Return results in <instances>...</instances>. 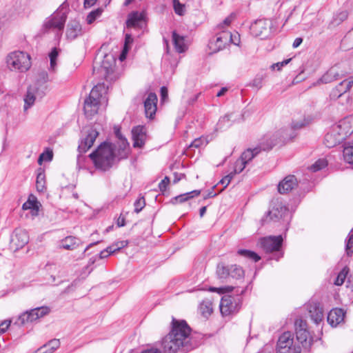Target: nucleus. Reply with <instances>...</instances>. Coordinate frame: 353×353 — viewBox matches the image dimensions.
<instances>
[{"instance_id":"4c0bfd02","label":"nucleus","mask_w":353,"mask_h":353,"mask_svg":"<svg viewBox=\"0 0 353 353\" xmlns=\"http://www.w3.org/2000/svg\"><path fill=\"white\" fill-rule=\"evenodd\" d=\"M343 156L345 162L353 164V145L345 146L343 151Z\"/></svg>"},{"instance_id":"052dcab7","label":"nucleus","mask_w":353,"mask_h":353,"mask_svg":"<svg viewBox=\"0 0 353 353\" xmlns=\"http://www.w3.org/2000/svg\"><path fill=\"white\" fill-rule=\"evenodd\" d=\"M170 183V179L165 176L159 184V188L161 192H163L166 190L167 187Z\"/></svg>"},{"instance_id":"4468645a","label":"nucleus","mask_w":353,"mask_h":353,"mask_svg":"<svg viewBox=\"0 0 353 353\" xmlns=\"http://www.w3.org/2000/svg\"><path fill=\"white\" fill-rule=\"evenodd\" d=\"M347 74V72L343 71L340 66L336 65L332 67L328 71H327L316 82V84L320 83H329L334 81L341 79Z\"/></svg>"},{"instance_id":"39448f33","label":"nucleus","mask_w":353,"mask_h":353,"mask_svg":"<svg viewBox=\"0 0 353 353\" xmlns=\"http://www.w3.org/2000/svg\"><path fill=\"white\" fill-rule=\"evenodd\" d=\"M6 63L10 70L23 72L31 66L30 57L23 52L14 51L7 56Z\"/></svg>"},{"instance_id":"8fccbe9b","label":"nucleus","mask_w":353,"mask_h":353,"mask_svg":"<svg viewBox=\"0 0 353 353\" xmlns=\"http://www.w3.org/2000/svg\"><path fill=\"white\" fill-rule=\"evenodd\" d=\"M348 17V12L346 10L341 11L337 13L334 17V23L336 24H339L343 21H345Z\"/></svg>"},{"instance_id":"a19ab883","label":"nucleus","mask_w":353,"mask_h":353,"mask_svg":"<svg viewBox=\"0 0 353 353\" xmlns=\"http://www.w3.org/2000/svg\"><path fill=\"white\" fill-rule=\"evenodd\" d=\"M59 55V52L57 48H54L49 54L50 57V70L54 71L57 66V59Z\"/></svg>"},{"instance_id":"e433bc0d","label":"nucleus","mask_w":353,"mask_h":353,"mask_svg":"<svg viewBox=\"0 0 353 353\" xmlns=\"http://www.w3.org/2000/svg\"><path fill=\"white\" fill-rule=\"evenodd\" d=\"M238 254L250 259L254 262H257L260 260L261 257L254 252L248 250H239L237 252Z\"/></svg>"},{"instance_id":"412c9836","label":"nucleus","mask_w":353,"mask_h":353,"mask_svg":"<svg viewBox=\"0 0 353 353\" xmlns=\"http://www.w3.org/2000/svg\"><path fill=\"white\" fill-rule=\"evenodd\" d=\"M11 241L17 248H23L29 241V236L27 231L21 228L15 229L12 236Z\"/></svg>"},{"instance_id":"423d86ee","label":"nucleus","mask_w":353,"mask_h":353,"mask_svg":"<svg viewBox=\"0 0 353 353\" xmlns=\"http://www.w3.org/2000/svg\"><path fill=\"white\" fill-rule=\"evenodd\" d=\"M283 243L281 235L276 236H268L261 239V247L266 253H274L273 259L278 261L283 256L280 250Z\"/></svg>"},{"instance_id":"cd10ccee","label":"nucleus","mask_w":353,"mask_h":353,"mask_svg":"<svg viewBox=\"0 0 353 353\" xmlns=\"http://www.w3.org/2000/svg\"><path fill=\"white\" fill-rule=\"evenodd\" d=\"M309 313L311 319L316 324L320 323L323 319V309L316 303L310 305Z\"/></svg>"},{"instance_id":"ea45409f","label":"nucleus","mask_w":353,"mask_h":353,"mask_svg":"<svg viewBox=\"0 0 353 353\" xmlns=\"http://www.w3.org/2000/svg\"><path fill=\"white\" fill-rule=\"evenodd\" d=\"M216 274L219 279H226L230 276V266L226 267L223 265H218Z\"/></svg>"},{"instance_id":"0e129e2a","label":"nucleus","mask_w":353,"mask_h":353,"mask_svg":"<svg viewBox=\"0 0 353 353\" xmlns=\"http://www.w3.org/2000/svg\"><path fill=\"white\" fill-rule=\"evenodd\" d=\"M232 117V114H226L224 117H221L219 120V122H218V126H219V128H223V123H225V122H229L230 120V118Z\"/></svg>"},{"instance_id":"c85d7f7f","label":"nucleus","mask_w":353,"mask_h":353,"mask_svg":"<svg viewBox=\"0 0 353 353\" xmlns=\"http://www.w3.org/2000/svg\"><path fill=\"white\" fill-rule=\"evenodd\" d=\"M81 244L80 239L74 236H67L61 242L60 247L65 250H73L79 247Z\"/></svg>"},{"instance_id":"7ed1b4c3","label":"nucleus","mask_w":353,"mask_h":353,"mask_svg":"<svg viewBox=\"0 0 353 353\" xmlns=\"http://www.w3.org/2000/svg\"><path fill=\"white\" fill-rule=\"evenodd\" d=\"M106 89L104 83H98L90 91L84 101L83 110L86 117L92 118L97 114L100 107L107 105Z\"/></svg>"},{"instance_id":"bb28decb","label":"nucleus","mask_w":353,"mask_h":353,"mask_svg":"<svg viewBox=\"0 0 353 353\" xmlns=\"http://www.w3.org/2000/svg\"><path fill=\"white\" fill-rule=\"evenodd\" d=\"M114 62V61L112 59V57L108 55H105L104 57V59L101 62L100 68L98 69L101 74L103 77L106 78L107 76L112 72Z\"/></svg>"},{"instance_id":"bf43d9fd","label":"nucleus","mask_w":353,"mask_h":353,"mask_svg":"<svg viewBox=\"0 0 353 353\" xmlns=\"http://www.w3.org/2000/svg\"><path fill=\"white\" fill-rule=\"evenodd\" d=\"M235 175L234 174V173L232 172H231L230 174H228V175H226L225 176H224L220 181H219V183L222 184V185H224V187L221 190L222 191L224 188H225L228 185L229 183H230L231 180L233 179V177Z\"/></svg>"},{"instance_id":"09e8293b","label":"nucleus","mask_w":353,"mask_h":353,"mask_svg":"<svg viewBox=\"0 0 353 353\" xmlns=\"http://www.w3.org/2000/svg\"><path fill=\"white\" fill-rule=\"evenodd\" d=\"M49 81L48 74L46 71H42L39 73L38 78L37 79V83L34 84L37 86L38 85H41L45 84L46 82Z\"/></svg>"},{"instance_id":"ddd939ff","label":"nucleus","mask_w":353,"mask_h":353,"mask_svg":"<svg viewBox=\"0 0 353 353\" xmlns=\"http://www.w3.org/2000/svg\"><path fill=\"white\" fill-rule=\"evenodd\" d=\"M288 129H281L274 134H266L261 140L258 145H261L263 142L264 144H270L273 142V147L277 144L283 143L288 140L292 139L294 137L291 134H288Z\"/></svg>"},{"instance_id":"72a5a7b5","label":"nucleus","mask_w":353,"mask_h":353,"mask_svg":"<svg viewBox=\"0 0 353 353\" xmlns=\"http://www.w3.org/2000/svg\"><path fill=\"white\" fill-rule=\"evenodd\" d=\"M346 82V80L341 81L339 83L335 88H334L330 94V98L332 100H336L339 97H341L343 94L346 93L345 88H343V85Z\"/></svg>"},{"instance_id":"20e7f679","label":"nucleus","mask_w":353,"mask_h":353,"mask_svg":"<svg viewBox=\"0 0 353 353\" xmlns=\"http://www.w3.org/2000/svg\"><path fill=\"white\" fill-rule=\"evenodd\" d=\"M89 157L93 161L97 168L106 171L112 166L115 154L111 144L103 143L95 151L90 154Z\"/></svg>"},{"instance_id":"79ce46f5","label":"nucleus","mask_w":353,"mask_h":353,"mask_svg":"<svg viewBox=\"0 0 353 353\" xmlns=\"http://www.w3.org/2000/svg\"><path fill=\"white\" fill-rule=\"evenodd\" d=\"M36 186L37 189L39 192H43L46 186H45V174L42 172H40L37 176L36 181Z\"/></svg>"},{"instance_id":"4d7b16f0","label":"nucleus","mask_w":353,"mask_h":353,"mask_svg":"<svg viewBox=\"0 0 353 353\" xmlns=\"http://www.w3.org/2000/svg\"><path fill=\"white\" fill-rule=\"evenodd\" d=\"M263 77L261 75H258L252 80L251 85L256 88L257 90H259L263 86Z\"/></svg>"},{"instance_id":"a211bd4d","label":"nucleus","mask_w":353,"mask_h":353,"mask_svg":"<svg viewBox=\"0 0 353 353\" xmlns=\"http://www.w3.org/2000/svg\"><path fill=\"white\" fill-rule=\"evenodd\" d=\"M288 214V209L281 205L279 204L274 207L271 210L268 212L266 216L263 219L264 222L270 221H276L281 219L285 218V215Z\"/></svg>"},{"instance_id":"9b49d317","label":"nucleus","mask_w":353,"mask_h":353,"mask_svg":"<svg viewBox=\"0 0 353 353\" xmlns=\"http://www.w3.org/2000/svg\"><path fill=\"white\" fill-rule=\"evenodd\" d=\"M272 26L273 24L270 20L259 19L251 25L250 31L254 37L264 39L271 34Z\"/></svg>"},{"instance_id":"4be33fe9","label":"nucleus","mask_w":353,"mask_h":353,"mask_svg":"<svg viewBox=\"0 0 353 353\" xmlns=\"http://www.w3.org/2000/svg\"><path fill=\"white\" fill-rule=\"evenodd\" d=\"M157 97L154 93H150L144 101L145 116L152 119L157 112Z\"/></svg>"},{"instance_id":"69168bd1","label":"nucleus","mask_w":353,"mask_h":353,"mask_svg":"<svg viewBox=\"0 0 353 353\" xmlns=\"http://www.w3.org/2000/svg\"><path fill=\"white\" fill-rule=\"evenodd\" d=\"M11 321L6 320L0 324V333L5 332L10 325Z\"/></svg>"},{"instance_id":"2eb2a0df","label":"nucleus","mask_w":353,"mask_h":353,"mask_svg":"<svg viewBox=\"0 0 353 353\" xmlns=\"http://www.w3.org/2000/svg\"><path fill=\"white\" fill-rule=\"evenodd\" d=\"M344 139L353 132V114L340 120L336 125L332 126Z\"/></svg>"},{"instance_id":"b1692460","label":"nucleus","mask_w":353,"mask_h":353,"mask_svg":"<svg viewBox=\"0 0 353 353\" xmlns=\"http://www.w3.org/2000/svg\"><path fill=\"white\" fill-rule=\"evenodd\" d=\"M345 139L340 134H337V131L332 127L331 130L325 136V145L327 148H333L340 143Z\"/></svg>"},{"instance_id":"2f4dec72","label":"nucleus","mask_w":353,"mask_h":353,"mask_svg":"<svg viewBox=\"0 0 353 353\" xmlns=\"http://www.w3.org/2000/svg\"><path fill=\"white\" fill-rule=\"evenodd\" d=\"M200 190H193L190 192H187L185 194H180L179 196H175L172 199V203H181L185 201H188L190 199L194 198L200 194Z\"/></svg>"},{"instance_id":"f704fd0d","label":"nucleus","mask_w":353,"mask_h":353,"mask_svg":"<svg viewBox=\"0 0 353 353\" xmlns=\"http://www.w3.org/2000/svg\"><path fill=\"white\" fill-rule=\"evenodd\" d=\"M313 120V118L311 116H307L304 117L301 121H293L292 123V128L294 130H298L302 128L307 125H309Z\"/></svg>"},{"instance_id":"aec40b11","label":"nucleus","mask_w":353,"mask_h":353,"mask_svg":"<svg viewBox=\"0 0 353 353\" xmlns=\"http://www.w3.org/2000/svg\"><path fill=\"white\" fill-rule=\"evenodd\" d=\"M43 91L40 93V88L36 85H32L28 87L27 93L24 98V110L26 111L34 103L36 97L37 96L41 97Z\"/></svg>"},{"instance_id":"603ef678","label":"nucleus","mask_w":353,"mask_h":353,"mask_svg":"<svg viewBox=\"0 0 353 353\" xmlns=\"http://www.w3.org/2000/svg\"><path fill=\"white\" fill-rule=\"evenodd\" d=\"M134 212L136 213L140 212L145 205V202L144 198L142 196V197H140L138 199H137L134 203Z\"/></svg>"},{"instance_id":"6ab92c4d","label":"nucleus","mask_w":353,"mask_h":353,"mask_svg":"<svg viewBox=\"0 0 353 353\" xmlns=\"http://www.w3.org/2000/svg\"><path fill=\"white\" fill-rule=\"evenodd\" d=\"M99 132L96 129L91 128L88 131V134L85 138L82 140L79 145L78 150L80 153H85L89 150L94 142L96 140V138L98 137Z\"/></svg>"},{"instance_id":"a878e982","label":"nucleus","mask_w":353,"mask_h":353,"mask_svg":"<svg viewBox=\"0 0 353 353\" xmlns=\"http://www.w3.org/2000/svg\"><path fill=\"white\" fill-rule=\"evenodd\" d=\"M81 34V26L77 21H71L68 25L66 37L68 39L73 40Z\"/></svg>"},{"instance_id":"1a4fd4ad","label":"nucleus","mask_w":353,"mask_h":353,"mask_svg":"<svg viewBox=\"0 0 353 353\" xmlns=\"http://www.w3.org/2000/svg\"><path fill=\"white\" fill-rule=\"evenodd\" d=\"M296 340L303 347L308 349L312 343V337L307 329V323L301 319H296L294 323Z\"/></svg>"},{"instance_id":"c03bdc74","label":"nucleus","mask_w":353,"mask_h":353,"mask_svg":"<svg viewBox=\"0 0 353 353\" xmlns=\"http://www.w3.org/2000/svg\"><path fill=\"white\" fill-rule=\"evenodd\" d=\"M345 252L348 256L353 253V229L350 231L345 245Z\"/></svg>"},{"instance_id":"6e6d98bb","label":"nucleus","mask_w":353,"mask_h":353,"mask_svg":"<svg viewBox=\"0 0 353 353\" xmlns=\"http://www.w3.org/2000/svg\"><path fill=\"white\" fill-rule=\"evenodd\" d=\"M347 272L345 269H343L341 272H340L334 281V284L336 285H341L346 278Z\"/></svg>"},{"instance_id":"9d476101","label":"nucleus","mask_w":353,"mask_h":353,"mask_svg":"<svg viewBox=\"0 0 353 353\" xmlns=\"http://www.w3.org/2000/svg\"><path fill=\"white\" fill-rule=\"evenodd\" d=\"M50 311V308L46 306L36 307L23 313L21 316H19L15 323L18 325H23L28 323H32L38 319L48 314Z\"/></svg>"},{"instance_id":"7c9ffc66","label":"nucleus","mask_w":353,"mask_h":353,"mask_svg":"<svg viewBox=\"0 0 353 353\" xmlns=\"http://www.w3.org/2000/svg\"><path fill=\"white\" fill-rule=\"evenodd\" d=\"M199 311L203 317L208 318L213 312L212 302L210 299L203 300L199 305Z\"/></svg>"},{"instance_id":"a18cd8bd","label":"nucleus","mask_w":353,"mask_h":353,"mask_svg":"<svg viewBox=\"0 0 353 353\" xmlns=\"http://www.w3.org/2000/svg\"><path fill=\"white\" fill-rule=\"evenodd\" d=\"M60 346V341L59 339H52L47 344L44 345L43 347H41L39 350L42 351L44 349L50 348L53 352L56 350Z\"/></svg>"},{"instance_id":"864d4df0","label":"nucleus","mask_w":353,"mask_h":353,"mask_svg":"<svg viewBox=\"0 0 353 353\" xmlns=\"http://www.w3.org/2000/svg\"><path fill=\"white\" fill-rule=\"evenodd\" d=\"M102 10L101 9H97L89 13L87 17L88 23H92L101 14Z\"/></svg>"},{"instance_id":"6e6552de","label":"nucleus","mask_w":353,"mask_h":353,"mask_svg":"<svg viewBox=\"0 0 353 353\" xmlns=\"http://www.w3.org/2000/svg\"><path fill=\"white\" fill-rule=\"evenodd\" d=\"M301 347L294 344L293 334L290 332H285L279 336L276 353H301Z\"/></svg>"},{"instance_id":"f257e3e1","label":"nucleus","mask_w":353,"mask_h":353,"mask_svg":"<svg viewBox=\"0 0 353 353\" xmlns=\"http://www.w3.org/2000/svg\"><path fill=\"white\" fill-rule=\"evenodd\" d=\"M191 330L185 321L173 318L171 330L162 341L164 351L167 353H175L181 347H188Z\"/></svg>"},{"instance_id":"f3484780","label":"nucleus","mask_w":353,"mask_h":353,"mask_svg":"<svg viewBox=\"0 0 353 353\" xmlns=\"http://www.w3.org/2000/svg\"><path fill=\"white\" fill-rule=\"evenodd\" d=\"M132 136L134 148H142L145 142L147 134L146 129L144 126L138 125L134 127L132 130Z\"/></svg>"},{"instance_id":"0eeeda50","label":"nucleus","mask_w":353,"mask_h":353,"mask_svg":"<svg viewBox=\"0 0 353 353\" xmlns=\"http://www.w3.org/2000/svg\"><path fill=\"white\" fill-rule=\"evenodd\" d=\"M67 19L66 12L63 9H58L50 17L47 18L43 23L45 31L54 30L61 32L63 30Z\"/></svg>"},{"instance_id":"393cba45","label":"nucleus","mask_w":353,"mask_h":353,"mask_svg":"<svg viewBox=\"0 0 353 353\" xmlns=\"http://www.w3.org/2000/svg\"><path fill=\"white\" fill-rule=\"evenodd\" d=\"M345 317V312L341 308H335L328 313L327 314V322L332 327H336L341 322H342Z\"/></svg>"},{"instance_id":"473e14b6","label":"nucleus","mask_w":353,"mask_h":353,"mask_svg":"<svg viewBox=\"0 0 353 353\" xmlns=\"http://www.w3.org/2000/svg\"><path fill=\"white\" fill-rule=\"evenodd\" d=\"M172 40L176 50L179 52L185 51L186 46L184 43V37L178 34L175 31L172 32Z\"/></svg>"},{"instance_id":"de8ad7c7","label":"nucleus","mask_w":353,"mask_h":353,"mask_svg":"<svg viewBox=\"0 0 353 353\" xmlns=\"http://www.w3.org/2000/svg\"><path fill=\"white\" fill-rule=\"evenodd\" d=\"M128 244V241H121L116 242L112 245H110V252L114 253L115 252L121 250V248L126 247Z\"/></svg>"},{"instance_id":"5701e85b","label":"nucleus","mask_w":353,"mask_h":353,"mask_svg":"<svg viewBox=\"0 0 353 353\" xmlns=\"http://www.w3.org/2000/svg\"><path fill=\"white\" fill-rule=\"evenodd\" d=\"M296 185V177L294 175H289L279 183L278 191L281 194H286L292 190Z\"/></svg>"},{"instance_id":"c9c22d12","label":"nucleus","mask_w":353,"mask_h":353,"mask_svg":"<svg viewBox=\"0 0 353 353\" xmlns=\"http://www.w3.org/2000/svg\"><path fill=\"white\" fill-rule=\"evenodd\" d=\"M244 276V271L240 266L232 265L230 266V276L239 279Z\"/></svg>"},{"instance_id":"dca6fc26","label":"nucleus","mask_w":353,"mask_h":353,"mask_svg":"<svg viewBox=\"0 0 353 353\" xmlns=\"http://www.w3.org/2000/svg\"><path fill=\"white\" fill-rule=\"evenodd\" d=\"M273 142L267 145L264 144V142H263L261 145H257L254 148H248L245 150L241 155L240 159L248 164L262 150L266 151L271 150L273 148Z\"/></svg>"},{"instance_id":"e2e57ef3","label":"nucleus","mask_w":353,"mask_h":353,"mask_svg":"<svg viewBox=\"0 0 353 353\" xmlns=\"http://www.w3.org/2000/svg\"><path fill=\"white\" fill-rule=\"evenodd\" d=\"M234 18H235V14L233 13L231 14L230 16H228V17H226L224 19V21H223V23L219 25L220 28H223V26H228Z\"/></svg>"},{"instance_id":"58836bf2","label":"nucleus","mask_w":353,"mask_h":353,"mask_svg":"<svg viewBox=\"0 0 353 353\" xmlns=\"http://www.w3.org/2000/svg\"><path fill=\"white\" fill-rule=\"evenodd\" d=\"M123 148L122 150L118 149V152L115 154V157H117L119 160L127 158L128 155L129 143L127 140L123 141Z\"/></svg>"},{"instance_id":"5fc2aeb1","label":"nucleus","mask_w":353,"mask_h":353,"mask_svg":"<svg viewBox=\"0 0 353 353\" xmlns=\"http://www.w3.org/2000/svg\"><path fill=\"white\" fill-rule=\"evenodd\" d=\"M23 209H24V210L32 209V210H35L36 211H38L39 210V203L36 201L28 200L27 202L23 203Z\"/></svg>"},{"instance_id":"f03ea898","label":"nucleus","mask_w":353,"mask_h":353,"mask_svg":"<svg viewBox=\"0 0 353 353\" xmlns=\"http://www.w3.org/2000/svg\"><path fill=\"white\" fill-rule=\"evenodd\" d=\"M235 289L236 296H233L231 295H224L220 303V311L223 316H228L237 312L241 306V298L240 294H242L245 290H239L238 288H235L232 286H225L221 288L211 287L209 288L210 292H217L219 294H225L232 292Z\"/></svg>"},{"instance_id":"680f3d73","label":"nucleus","mask_w":353,"mask_h":353,"mask_svg":"<svg viewBox=\"0 0 353 353\" xmlns=\"http://www.w3.org/2000/svg\"><path fill=\"white\" fill-rule=\"evenodd\" d=\"M291 60L292 59H285L281 62H278L272 64L271 67L272 69H276L277 70H280L282 68V67L288 64Z\"/></svg>"},{"instance_id":"37998d69","label":"nucleus","mask_w":353,"mask_h":353,"mask_svg":"<svg viewBox=\"0 0 353 353\" xmlns=\"http://www.w3.org/2000/svg\"><path fill=\"white\" fill-rule=\"evenodd\" d=\"M327 165V162L325 159H319L314 164L310 167V170L312 172H316L324 168Z\"/></svg>"},{"instance_id":"774afa93","label":"nucleus","mask_w":353,"mask_h":353,"mask_svg":"<svg viewBox=\"0 0 353 353\" xmlns=\"http://www.w3.org/2000/svg\"><path fill=\"white\" fill-rule=\"evenodd\" d=\"M353 85V77L349 79L348 81L346 80V82L343 85V88H345L346 92H348Z\"/></svg>"},{"instance_id":"f8f14e48","label":"nucleus","mask_w":353,"mask_h":353,"mask_svg":"<svg viewBox=\"0 0 353 353\" xmlns=\"http://www.w3.org/2000/svg\"><path fill=\"white\" fill-rule=\"evenodd\" d=\"M232 34L226 31H222V32L217 34L215 39H211L208 43L209 48L212 52H216L223 49L225 46L232 42L235 45H238L232 38Z\"/></svg>"},{"instance_id":"13d9d810","label":"nucleus","mask_w":353,"mask_h":353,"mask_svg":"<svg viewBox=\"0 0 353 353\" xmlns=\"http://www.w3.org/2000/svg\"><path fill=\"white\" fill-rule=\"evenodd\" d=\"M53 157V153L52 150H47L45 152H43L40 154L39 158L38 159V162L39 164L41 163L43 159L46 161H51Z\"/></svg>"},{"instance_id":"c756f323","label":"nucleus","mask_w":353,"mask_h":353,"mask_svg":"<svg viewBox=\"0 0 353 353\" xmlns=\"http://www.w3.org/2000/svg\"><path fill=\"white\" fill-rule=\"evenodd\" d=\"M143 15L139 12H134L129 14L127 25L129 27L140 26L143 23Z\"/></svg>"},{"instance_id":"3c124183","label":"nucleus","mask_w":353,"mask_h":353,"mask_svg":"<svg viewBox=\"0 0 353 353\" xmlns=\"http://www.w3.org/2000/svg\"><path fill=\"white\" fill-rule=\"evenodd\" d=\"M174 9L176 14L182 16L185 12L184 5L179 2V0H173Z\"/></svg>"},{"instance_id":"49530a36","label":"nucleus","mask_w":353,"mask_h":353,"mask_svg":"<svg viewBox=\"0 0 353 353\" xmlns=\"http://www.w3.org/2000/svg\"><path fill=\"white\" fill-rule=\"evenodd\" d=\"M246 165L247 164L239 158L234 163L232 172L234 175L239 174L245 168Z\"/></svg>"},{"instance_id":"338daca9","label":"nucleus","mask_w":353,"mask_h":353,"mask_svg":"<svg viewBox=\"0 0 353 353\" xmlns=\"http://www.w3.org/2000/svg\"><path fill=\"white\" fill-rule=\"evenodd\" d=\"M110 246H108L106 249L102 250L99 253V258L100 259H105L107 258L108 256H110L111 254H113L114 252H110Z\"/></svg>"}]
</instances>
